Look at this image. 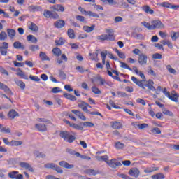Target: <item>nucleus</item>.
Instances as JSON below:
<instances>
[{"label":"nucleus","instance_id":"obj_21","mask_svg":"<svg viewBox=\"0 0 179 179\" xmlns=\"http://www.w3.org/2000/svg\"><path fill=\"white\" fill-rule=\"evenodd\" d=\"M13 47L16 50H19V49L24 50V45H22V43H20L19 41L14 42Z\"/></svg>","mask_w":179,"mask_h":179},{"label":"nucleus","instance_id":"obj_18","mask_svg":"<svg viewBox=\"0 0 179 179\" xmlns=\"http://www.w3.org/2000/svg\"><path fill=\"white\" fill-rule=\"evenodd\" d=\"M8 117H9V118L11 120H14L15 117H19V113H17V112H16L15 110H11L8 113Z\"/></svg>","mask_w":179,"mask_h":179},{"label":"nucleus","instance_id":"obj_52","mask_svg":"<svg viewBox=\"0 0 179 179\" xmlns=\"http://www.w3.org/2000/svg\"><path fill=\"white\" fill-rule=\"evenodd\" d=\"M76 71H78V72H80V73H85V72H87L88 70H85V69H83V66H76Z\"/></svg>","mask_w":179,"mask_h":179},{"label":"nucleus","instance_id":"obj_9","mask_svg":"<svg viewBox=\"0 0 179 179\" xmlns=\"http://www.w3.org/2000/svg\"><path fill=\"white\" fill-rule=\"evenodd\" d=\"M133 71H135V73L136 75H139V76L141 78V79H143V80H141V81L145 82L146 77L145 76V74H143L141 71H139V70H138V67L134 66Z\"/></svg>","mask_w":179,"mask_h":179},{"label":"nucleus","instance_id":"obj_51","mask_svg":"<svg viewBox=\"0 0 179 179\" xmlns=\"http://www.w3.org/2000/svg\"><path fill=\"white\" fill-rule=\"evenodd\" d=\"M106 40L108 41H114V40H115V36L114 34H106Z\"/></svg>","mask_w":179,"mask_h":179},{"label":"nucleus","instance_id":"obj_45","mask_svg":"<svg viewBox=\"0 0 179 179\" xmlns=\"http://www.w3.org/2000/svg\"><path fill=\"white\" fill-rule=\"evenodd\" d=\"M44 167H45V169H52V170H55L57 165H55L54 163H48L45 164Z\"/></svg>","mask_w":179,"mask_h":179},{"label":"nucleus","instance_id":"obj_32","mask_svg":"<svg viewBox=\"0 0 179 179\" xmlns=\"http://www.w3.org/2000/svg\"><path fill=\"white\" fill-rule=\"evenodd\" d=\"M144 12H145L146 13H150V15H153V13H155V11H153V10L150 9V7H149V6H145L143 8Z\"/></svg>","mask_w":179,"mask_h":179},{"label":"nucleus","instance_id":"obj_59","mask_svg":"<svg viewBox=\"0 0 179 179\" xmlns=\"http://www.w3.org/2000/svg\"><path fill=\"white\" fill-rule=\"evenodd\" d=\"M52 12L50 11V10H45L43 13V15L45 16V17H51V15H52Z\"/></svg>","mask_w":179,"mask_h":179},{"label":"nucleus","instance_id":"obj_43","mask_svg":"<svg viewBox=\"0 0 179 179\" xmlns=\"http://www.w3.org/2000/svg\"><path fill=\"white\" fill-rule=\"evenodd\" d=\"M166 69L169 72V73H172L173 75H176V73H177V71H176V69L171 68V65H167Z\"/></svg>","mask_w":179,"mask_h":179},{"label":"nucleus","instance_id":"obj_56","mask_svg":"<svg viewBox=\"0 0 179 179\" xmlns=\"http://www.w3.org/2000/svg\"><path fill=\"white\" fill-rule=\"evenodd\" d=\"M153 59H162V56L160 53H155L152 55Z\"/></svg>","mask_w":179,"mask_h":179},{"label":"nucleus","instance_id":"obj_5","mask_svg":"<svg viewBox=\"0 0 179 179\" xmlns=\"http://www.w3.org/2000/svg\"><path fill=\"white\" fill-rule=\"evenodd\" d=\"M152 30L155 29H164V24L160 20H154L152 22Z\"/></svg>","mask_w":179,"mask_h":179},{"label":"nucleus","instance_id":"obj_16","mask_svg":"<svg viewBox=\"0 0 179 179\" xmlns=\"http://www.w3.org/2000/svg\"><path fill=\"white\" fill-rule=\"evenodd\" d=\"M54 26H55V27H57V29H62V27H64V26H65V21H64L62 20L56 21L54 23Z\"/></svg>","mask_w":179,"mask_h":179},{"label":"nucleus","instance_id":"obj_50","mask_svg":"<svg viewBox=\"0 0 179 179\" xmlns=\"http://www.w3.org/2000/svg\"><path fill=\"white\" fill-rule=\"evenodd\" d=\"M101 2H103V3H108L109 5H117V2L114 1V0H101Z\"/></svg>","mask_w":179,"mask_h":179},{"label":"nucleus","instance_id":"obj_13","mask_svg":"<svg viewBox=\"0 0 179 179\" xmlns=\"http://www.w3.org/2000/svg\"><path fill=\"white\" fill-rule=\"evenodd\" d=\"M87 103L86 102H81L80 103L78 104V107L83 110L85 113H87V114H89L90 111L87 108Z\"/></svg>","mask_w":179,"mask_h":179},{"label":"nucleus","instance_id":"obj_27","mask_svg":"<svg viewBox=\"0 0 179 179\" xmlns=\"http://www.w3.org/2000/svg\"><path fill=\"white\" fill-rule=\"evenodd\" d=\"M39 57L41 61H50V57L43 52H40Z\"/></svg>","mask_w":179,"mask_h":179},{"label":"nucleus","instance_id":"obj_2","mask_svg":"<svg viewBox=\"0 0 179 179\" xmlns=\"http://www.w3.org/2000/svg\"><path fill=\"white\" fill-rule=\"evenodd\" d=\"M162 92L164 96H166V97H168V99H169V100H171L175 103H178V94H176V92L173 91L171 94L170 92L167 91V88H164Z\"/></svg>","mask_w":179,"mask_h":179},{"label":"nucleus","instance_id":"obj_40","mask_svg":"<svg viewBox=\"0 0 179 179\" xmlns=\"http://www.w3.org/2000/svg\"><path fill=\"white\" fill-rule=\"evenodd\" d=\"M157 170H159V168L157 167H150V168H148L144 170L145 173H153V171H157Z\"/></svg>","mask_w":179,"mask_h":179},{"label":"nucleus","instance_id":"obj_10","mask_svg":"<svg viewBox=\"0 0 179 179\" xmlns=\"http://www.w3.org/2000/svg\"><path fill=\"white\" fill-rule=\"evenodd\" d=\"M110 126L113 129H121L122 128V124L117 121L111 122Z\"/></svg>","mask_w":179,"mask_h":179},{"label":"nucleus","instance_id":"obj_57","mask_svg":"<svg viewBox=\"0 0 179 179\" xmlns=\"http://www.w3.org/2000/svg\"><path fill=\"white\" fill-rule=\"evenodd\" d=\"M107 34H102L100 36H98L96 37L97 40H100L101 41H104L106 40Z\"/></svg>","mask_w":179,"mask_h":179},{"label":"nucleus","instance_id":"obj_64","mask_svg":"<svg viewBox=\"0 0 179 179\" xmlns=\"http://www.w3.org/2000/svg\"><path fill=\"white\" fill-rule=\"evenodd\" d=\"M0 48L8 50V48H9V44L6 42H3Z\"/></svg>","mask_w":179,"mask_h":179},{"label":"nucleus","instance_id":"obj_7","mask_svg":"<svg viewBox=\"0 0 179 179\" xmlns=\"http://www.w3.org/2000/svg\"><path fill=\"white\" fill-rule=\"evenodd\" d=\"M19 165L22 169H24V170H27L28 171H30L31 173H33L34 171V169H33L31 165H30V164H29L27 162H20Z\"/></svg>","mask_w":179,"mask_h":179},{"label":"nucleus","instance_id":"obj_14","mask_svg":"<svg viewBox=\"0 0 179 179\" xmlns=\"http://www.w3.org/2000/svg\"><path fill=\"white\" fill-rule=\"evenodd\" d=\"M85 173V174H88V176H97V174H100L98 170L94 169H86Z\"/></svg>","mask_w":179,"mask_h":179},{"label":"nucleus","instance_id":"obj_6","mask_svg":"<svg viewBox=\"0 0 179 179\" xmlns=\"http://www.w3.org/2000/svg\"><path fill=\"white\" fill-rule=\"evenodd\" d=\"M138 64H140V65H146V64H148V56L145 53H141V55H139Z\"/></svg>","mask_w":179,"mask_h":179},{"label":"nucleus","instance_id":"obj_15","mask_svg":"<svg viewBox=\"0 0 179 179\" xmlns=\"http://www.w3.org/2000/svg\"><path fill=\"white\" fill-rule=\"evenodd\" d=\"M59 164L61 167H64V169H73L74 166L72 164H69V163L65 161H61L59 162Z\"/></svg>","mask_w":179,"mask_h":179},{"label":"nucleus","instance_id":"obj_8","mask_svg":"<svg viewBox=\"0 0 179 179\" xmlns=\"http://www.w3.org/2000/svg\"><path fill=\"white\" fill-rule=\"evenodd\" d=\"M52 10H55L56 12H65V8L62 6L61 4H57L50 8Z\"/></svg>","mask_w":179,"mask_h":179},{"label":"nucleus","instance_id":"obj_48","mask_svg":"<svg viewBox=\"0 0 179 179\" xmlns=\"http://www.w3.org/2000/svg\"><path fill=\"white\" fill-rule=\"evenodd\" d=\"M92 90L94 94H101V91H100V89L97 88L96 86H93Z\"/></svg>","mask_w":179,"mask_h":179},{"label":"nucleus","instance_id":"obj_25","mask_svg":"<svg viewBox=\"0 0 179 179\" xmlns=\"http://www.w3.org/2000/svg\"><path fill=\"white\" fill-rule=\"evenodd\" d=\"M15 83L17 86H19V87H20V89H22V90L26 88V84L22 80H15Z\"/></svg>","mask_w":179,"mask_h":179},{"label":"nucleus","instance_id":"obj_26","mask_svg":"<svg viewBox=\"0 0 179 179\" xmlns=\"http://www.w3.org/2000/svg\"><path fill=\"white\" fill-rule=\"evenodd\" d=\"M29 29L32 31H38V27H37V25L33 22L29 23Z\"/></svg>","mask_w":179,"mask_h":179},{"label":"nucleus","instance_id":"obj_38","mask_svg":"<svg viewBox=\"0 0 179 179\" xmlns=\"http://www.w3.org/2000/svg\"><path fill=\"white\" fill-rule=\"evenodd\" d=\"M23 142L22 141H11V144L10 146H20L22 145Z\"/></svg>","mask_w":179,"mask_h":179},{"label":"nucleus","instance_id":"obj_23","mask_svg":"<svg viewBox=\"0 0 179 179\" xmlns=\"http://www.w3.org/2000/svg\"><path fill=\"white\" fill-rule=\"evenodd\" d=\"M96 160H98V162H105L106 163H107L108 162V155H103V156H96Z\"/></svg>","mask_w":179,"mask_h":179},{"label":"nucleus","instance_id":"obj_17","mask_svg":"<svg viewBox=\"0 0 179 179\" xmlns=\"http://www.w3.org/2000/svg\"><path fill=\"white\" fill-rule=\"evenodd\" d=\"M29 12H38L41 10V7L34 5H31L28 7Z\"/></svg>","mask_w":179,"mask_h":179},{"label":"nucleus","instance_id":"obj_24","mask_svg":"<svg viewBox=\"0 0 179 179\" xmlns=\"http://www.w3.org/2000/svg\"><path fill=\"white\" fill-rule=\"evenodd\" d=\"M27 41H30L31 43H33V44L37 43V38L33 35H29L27 37Z\"/></svg>","mask_w":179,"mask_h":179},{"label":"nucleus","instance_id":"obj_41","mask_svg":"<svg viewBox=\"0 0 179 179\" xmlns=\"http://www.w3.org/2000/svg\"><path fill=\"white\" fill-rule=\"evenodd\" d=\"M52 52H53V54H55L56 55V57H59V55H61V54H62L61 49H59L58 48H53Z\"/></svg>","mask_w":179,"mask_h":179},{"label":"nucleus","instance_id":"obj_53","mask_svg":"<svg viewBox=\"0 0 179 179\" xmlns=\"http://www.w3.org/2000/svg\"><path fill=\"white\" fill-rule=\"evenodd\" d=\"M151 132H152V134H155V135H159L160 134H162V131H160V129L157 128V127H155L151 130Z\"/></svg>","mask_w":179,"mask_h":179},{"label":"nucleus","instance_id":"obj_60","mask_svg":"<svg viewBox=\"0 0 179 179\" xmlns=\"http://www.w3.org/2000/svg\"><path fill=\"white\" fill-rule=\"evenodd\" d=\"M98 80H99V83L101 85V86H104L106 85V79L101 78V77H99L98 78Z\"/></svg>","mask_w":179,"mask_h":179},{"label":"nucleus","instance_id":"obj_37","mask_svg":"<svg viewBox=\"0 0 179 179\" xmlns=\"http://www.w3.org/2000/svg\"><path fill=\"white\" fill-rule=\"evenodd\" d=\"M171 38L173 40V41H176L177 38H179V31L172 32L171 34Z\"/></svg>","mask_w":179,"mask_h":179},{"label":"nucleus","instance_id":"obj_20","mask_svg":"<svg viewBox=\"0 0 179 179\" xmlns=\"http://www.w3.org/2000/svg\"><path fill=\"white\" fill-rule=\"evenodd\" d=\"M161 6L163 8H167L168 9H175V5H173L169 2H162Z\"/></svg>","mask_w":179,"mask_h":179},{"label":"nucleus","instance_id":"obj_36","mask_svg":"<svg viewBox=\"0 0 179 179\" xmlns=\"http://www.w3.org/2000/svg\"><path fill=\"white\" fill-rule=\"evenodd\" d=\"M115 52H116V54H117L118 57H120V58H122V59H125V54H124V52H120V50H118V49L115 48L114 49Z\"/></svg>","mask_w":179,"mask_h":179},{"label":"nucleus","instance_id":"obj_47","mask_svg":"<svg viewBox=\"0 0 179 179\" xmlns=\"http://www.w3.org/2000/svg\"><path fill=\"white\" fill-rule=\"evenodd\" d=\"M76 20H78V22H83V23H87V21H86V18L82 15H77L76 16Z\"/></svg>","mask_w":179,"mask_h":179},{"label":"nucleus","instance_id":"obj_1","mask_svg":"<svg viewBox=\"0 0 179 179\" xmlns=\"http://www.w3.org/2000/svg\"><path fill=\"white\" fill-rule=\"evenodd\" d=\"M60 138H62L64 141L68 142L69 143H72V142H73V141L76 139L75 136L71 134V133L66 131H63L60 132Z\"/></svg>","mask_w":179,"mask_h":179},{"label":"nucleus","instance_id":"obj_62","mask_svg":"<svg viewBox=\"0 0 179 179\" xmlns=\"http://www.w3.org/2000/svg\"><path fill=\"white\" fill-rule=\"evenodd\" d=\"M0 132H5L6 134H10V129L9 128L1 127Z\"/></svg>","mask_w":179,"mask_h":179},{"label":"nucleus","instance_id":"obj_46","mask_svg":"<svg viewBox=\"0 0 179 179\" xmlns=\"http://www.w3.org/2000/svg\"><path fill=\"white\" fill-rule=\"evenodd\" d=\"M0 89H2V90H4V92H10V89L6 86V85L0 82Z\"/></svg>","mask_w":179,"mask_h":179},{"label":"nucleus","instance_id":"obj_61","mask_svg":"<svg viewBox=\"0 0 179 179\" xmlns=\"http://www.w3.org/2000/svg\"><path fill=\"white\" fill-rule=\"evenodd\" d=\"M136 103H138V104H142V106H146V101H145V100L138 98L136 99Z\"/></svg>","mask_w":179,"mask_h":179},{"label":"nucleus","instance_id":"obj_34","mask_svg":"<svg viewBox=\"0 0 179 179\" xmlns=\"http://www.w3.org/2000/svg\"><path fill=\"white\" fill-rule=\"evenodd\" d=\"M152 179H164V174L159 173L151 176Z\"/></svg>","mask_w":179,"mask_h":179},{"label":"nucleus","instance_id":"obj_58","mask_svg":"<svg viewBox=\"0 0 179 179\" xmlns=\"http://www.w3.org/2000/svg\"><path fill=\"white\" fill-rule=\"evenodd\" d=\"M34 156H36V157H45V155L40 153V152L36 150L34 151Z\"/></svg>","mask_w":179,"mask_h":179},{"label":"nucleus","instance_id":"obj_39","mask_svg":"<svg viewBox=\"0 0 179 179\" xmlns=\"http://www.w3.org/2000/svg\"><path fill=\"white\" fill-rule=\"evenodd\" d=\"M67 34L69 38H75V31L72 29H69L67 31Z\"/></svg>","mask_w":179,"mask_h":179},{"label":"nucleus","instance_id":"obj_49","mask_svg":"<svg viewBox=\"0 0 179 179\" xmlns=\"http://www.w3.org/2000/svg\"><path fill=\"white\" fill-rule=\"evenodd\" d=\"M17 75L18 76H20L21 78H22V79H26L27 80V76L26 75H24V73L23 71H22V70H19L17 72Z\"/></svg>","mask_w":179,"mask_h":179},{"label":"nucleus","instance_id":"obj_22","mask_svg":"<svg viewBox=\"0 0 179 179\" xmlns=\"http://www.w3.org/2000/svg\"><path fill=\"white\" fill-rule=\"evenodd\" d=\"M7 34H8V37H10V38H15V36H16V31H15V29H8Z\"/></svg>","mask_w":179,"mask_h":179},{"label":"nucleus","instance_id":"obj_30","mask_svg":"<svg viewBox=\"0 0 179 179\" xmlns=\"http://www.w3.org/2000/svg\"><path fill=\"white\" fill-rule=\"evenodd\" d=\"M119 63L120 64L121 68H123L124 69H128L129 71H134V69L129 67V66H128V64H127L126 63H124L121 61H119Z\"/></svg>","mask_w":179,"mask_h":179},{"label":"nucleus","instance_id":"obj_11","mask_svg":"<svg viewBox=\"0 0 179 179\" xmlns=\"http://www.w3.org/2000/svg\"><path fill=\"white\" fill-rule=\"evenodd\" d=\"M35 127L40 132H45V131H47V126L45 124H41V123L36 124L35 125Z\"/></svg>","mask_w":179,"mask_h":179},{"label":"nucleus","instance_id":"obj_55","mask_svg":"<svg viewBox=\"0 0 179 179\" xmlns=\"http://www.w3.org/2000/svg\"><path fill=\"white\" fill-rule=\"evenodd\" d=\"M29 79H31V80H33L34 82H40V78L36 76L30 75Z\"/></svg>","mask_w":179,"mask_h":179},{"label":"nucleus","instance_id":"obj_29","mask_svg":"<svg viewBox=\"0 0 179 179\" xmlns=\"http://www.w3.org/2000/svg\"><path fill=\"white\" fill-rule=\"evenodd\" d=\"M83 29L84 31H86L87 33H92V31L94 30V25H92L91 27L84 26Z\"/></svg>","mask_w":179,"mask_h":179},{"label":"nucleus","instance_id":"obj_44","mask_svg":"<svg viewBox=\"0 0 179 179\" xmlns=\"http://www.w3.org/2000/svg\"><path fill=\"white\" fill-rule=\"evenodd\" d=\"M17 174H19V172L12 171L8 173V177L12 179H16Z\"/></svg>","mask_w":179,"mask_h":179},{"label":"nucleus","instance_id":"obj_12","mask_svg":"<svg viewBox=\"0 0 179 179\" xmlns=\"http://www.w3.org/2000/svg\"><path fill=\"white\" fill-rule=\"evenodd\" d=\"M139 169H138V168H133L129 171V174L133 177H139Z\"/></svg>","mask_w":179,"mask_h":179},{"label":"nucleus","instance_id":"obj_4","mask_svg":"<svg viewBox=\"0 0 179 179\" xmlns=\"http://www.w3.org/2000/svg\"><path fill=\"white\" fill-rule=\"evenodd\" d=\"M109 167H111L112 169H117V167H120L122 166L121 162H118L116 159H113L110 161H108L107 163Z\"/></svg>","mask_w":179,"mask_h":179},{"label":"nucleus","instance_id":"obj_31","mask_svg":"<svg viewBox=\"0 0 179 179\" xmlns=\"http://www.w3.org/2000/svg\"><path fill=\"white\" fill-rule=\"evenodd\" d=\"M141 24L143 26H144V27H145L146 29H148V30H153V27H152V24H150V23L149 22H142Z\"/></svg>","mask_w":179,"mask_h":179},{"label":"nucleus","instance_id":"obj_63","mask_svg":"<svg viewBox=\"0 0 179 179\" xmlns=\"http://www.w3.org/2000/svg\"><path fill=\"white\" fill-rule=\"evenodd\" d=\"M52 93H59V92H61V88L56 87H53L51 90Z\"/></svg>","mask_w":179,"mask_h":179},{"label":"nucleus","instance_id":"obj_3","mask_svg":"<svg viewBox=\"0 0 179 179\" xmlns=\"http://www.w3.org/2000/svg\"><path fill=\"white\" fill-rule=\"evenodd\" d=\"M78 10L81 12L82 13H85L86 16H90L91 17H100V15L99 14L94 13L92 11H86L81 6L78 7Z\"/></svg>","mask_w":179,"mask_h":179},{"label":"nucleus","instance_id":"obj_28","mask_svg":"<svg viewBox=\"0 0 179 179\" xmlns=\"http://www.w3.org/2000/svg\"><path fill=\"white\" fill-rule=\"evenodd\" d=\"M64 96L68 100H71V101H76V97L73 95H71L68 93H64Z\"/></svg>","mask_w":179,"mask_h":179},{"label":"nucleus","instance_id":"obj_33","mask_svg":"<svg viewBox=\"0 0 179 179\" xmlns=\"http://www.w3.org/2000/svg\"><path fill=\"white\" fill-rule=\"evenodd\" d=\"M70 127H71V128H73L74 129H77L78 131H83V127L79 124H76L75 123H71V124H70Z\"/></svg>","mask_w":179,"mask_h":179},{"label":"nucleus","instance_id":"obj_35","mask_svg":"<svg viewBox=\"0 0 179 179\" xmlns=\"http://www.w3.org/2000/svg\"><path fill=\"white\" fill-rule=\"evenodd\" d=\"M131 80L135 83V85H137V86H140L141 83H143V81L138 80L134 76L131 77Z\"/></svg>","mask_w":179,"mask_h":179},{"label":"nucleus","instance_id":"obj_54","mask_svg":"<svg viewBox=\"0 0 179 179\" xmlns=\"http://www.w3.org/2000/svg\"><path fill=\"white\" fill-rule=\"evenodd\" d=\"M115 146L116 149H124V148L125 147L124 143H122L121 142L116 143Z\"/></svg>","mask_w":179,"mask_h":179},{"label":"nucleus","instance_id":"obj_19","mask_svg":"<svg viewBox=\"0 0 179 179\" xmlns=\"http://www.w3.org/2000/svg\"><path fill=\"white\" fill-rule=\"evenodd\" d=\"M66 153H69V155H71L72 156H76V157H79V156H80V153L71 148H67L66 150Z\"/></svg>","mask_w":179,"mask_h":179},{"label":"nucleus","instance_id":"obj_42","mask_svg":"<svg viewBox=\"0 0 179 179\" xmlns=\"http://www.w3.org/2000/svg\"><path fill=\"white\" fill-rule=\"evenodd\" d=\"M8 38V34H6V32L2 31L0 33V40L1 41H5Z\"/></svg>","mask_w":179,"mask_h":179}]
</instances>
